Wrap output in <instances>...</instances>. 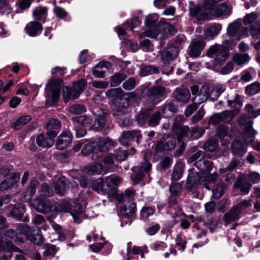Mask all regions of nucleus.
<instances>
[{"instance_id": "obj_41", "label": "nucleus", "mask_w": 260, "mask_h": 260, "mask_svg": "<svg viewBox=\"0 0 260 260\" xmlns=\"http://www.w3.org/2000/svg\"><path fill=\"white\" fill-rule=\"evenodd\" d=\"M221 29V25L220 24H215L209 27L205 32L206 38L209 39H213L217 36Z\"/></svg>"}, {"instance_id": "obj_18", "label": "nucleus", "mask_w": 260, "mask_h": 260, "mask_svg": "<svg viewBox=\"0 0 260 260\" xmlns=\"http://www.w3.org/2000/svg\"><path fill=\"white\" fill-rule=\"evenodd\" d=\"M46 127L47 136L50 138H55L61 127V123L59 120L52 118L47 122Z\"/></svg>"}, {"instance_id": "obj_5", "label": "nucleus", "mask_w": 260, "mask_h": 260, "mask_svg": "<svg viewBox=\"0 0 260 260\" xmlns=\"http://www.w3.org/2000/svg\"><path fill=\"white\" fill-rule=\"evenodd\" d=\"M32 205L38 212L43 214L54 211L57 209L56 203L51 202L42 196L34 200Z\"/></svg>"}, {"instance_id": "obj_47", "label": "nucleus", "mask_w": 260, "mask_h": 260, "mask_svg": "<svg viewBox=\"0 0 260 260\" xmlns=\"http://www.w3.org/2000/svg\"><path fill=\"white\" fill-rule=\"evenodd\" d=\"M114 157L113 154H109L105 156L103 159V162L106 169L110 172L113 171L117 168L116 166L114 163Z\"/></svg>"}, {"instance_id": "obj_48", "label": "nucleus", "mask_w": 260, "mask_h": 260, "mask_svg": "<svg viewBox=\"0 0 260 260\" xmlns=\"http://www.w3.org/2000/svg\"><path fill=\"white\" fill-rule=\"evenodd\" d=\"M136 204L135 203H131L128 207L123 206L120 208L121 212L128 217L133 216L136 213Z\"/></svg>"}, {"instance_id": "obj_26", "label": "nucleus", "mask_w": 260, "mask_h": 260, "mask_svg": "<svg viewBox=\"0 0 260 260\" xmlns=\"http://www.w3.org/2000/svg\"><path fill=\"white\" fill-rule=\"evenodd\" d=\"M196 167L202 173H208L212 169V162L207 158L203 157L194 162Z\"/></svg>"}, {"instance_id": "obj_4", "label": "nucleus", "mask_w": 260, "mask_h": 260, "mask_svg": "<svg viewBox=\"0 0 260 260\" xmlns=\"http://www.w3.org/2000/svg\"><path fill=\"white\" fill-rule=\"evenodd\" d=\"M62 84L60 79H52L48 82L45 87L47 100H50L53 103L57 101Z\"/></svg>"}, {"instance_id": "obj_32", "label": "nucleus", "mask_w": 260, "mask_h": 260, "mask_svg": "<svg viewBox=\"0 0 260 260\" xmlns=\"http://www.w3.org/2000/svg\"><path fill=\"white\" fill-rule=\"evenodd\" d=\"M19 175L17 174H12L9 178H7L0 184V190L1 191L6 190L12 186L16 183V178H19Z\"/></svg>"}, {"instance_id": "obj_30", "label": "nucleus", "mask_w": 260, "mask_h": 260, "mask_svg": "<svg viewBox=\"0 0 260 260\" xmlns=\"http://www.w3.org/2000/svg\"><path fill=\"white\" fill-rule=\"evenodd\" d=\"M95 144H96L101 152L107 151L109 147L113 146L114 145L113 141L108 138H99Z\"/></svg>"}, {"instance_id": "obj_29", "label": "nucleus", "mask_w": 260, "mask_h": 260, "mask_svg": "<svg viewBox=\"0 0 260 260\" xmlns=\"http://www.w3.org/2000/svg\"><path fill=\"white\" fill-rule=\"evenodd\" d=\"M231 149L234 155L240 157L243 156L247 151L245 145L239 140H235L231 144Z\"/></svg>"}, {"instance_id": "obj_50", "label": "nucleus", "mask_w": 260, "mask_h": 260, "mask_svg": "<svg viewBox=\"0 0 260 260\" xmlns=\"http://www.w3.org/2000/svg\"><path fill=\"white\" fill-rule=\"evenodd\" d=\"M123 93V91L120 88H115L108 90L106 92V95L109 98H114L115 101L122 95Z\"/></svg>"}, {"instance_id": "obj_46", "label": "nucleus", "mask_w": 260, "mask_h": 260, "mask_svg": "<svg viewBox=\"0 0 260 260\" xmlns=\"http://www.w3.org/2000/svg\"><path fill=\"white\" fill-rule=\"evenodd\" d=\"M235 186L239 188L240 191L247 194L249 193L251 187V184L247 181L243 182L242 180H238L235 182Z\"/></svg>"}, {"instance_id": "obj_55", "label": "nucleus", "mask_w": 260, "mask_h": 260, "mask_svg": "<svg viewBox=\"0 0 260 260\" xmlns=\"http://www.w3.org/2000/svg\"><path fill=\"white\" fill-rule=\"evenodd\" d=\"M241 23L240 22L235 21L230 24L227 28L228 34L231 36H234L238 32Z\"/></svg>"}, {"instance_id": "obj_9", "label": "nucleus", "mask_w": 260, "mask_h": 260, "mask_svg": "<svg viewBox=\"0 0 260 260\" xmlns=\"http://www.w3.org/2000/svg\"><path fill=\"white\" fill-rule=\"evenodd\" d=\"M239 123L241 125H245L244 130V140L245 143L248 144L254 141L255 131L252 128V121L247 119L244 116H241Z\"/></svg>"}, {"instance_id": "obj_14", "label": "nucleus", "mask_w": 260, "mask_h": 260, "mask_svg": "<svg viewBox=\"0 0 260 260\" xmlns=\"http://www.w3.org/2000/svg\"><path fill=\"white\" fill-rule=\"evenodd\" d=\"M176 204V201L173 200L171 201L169 204L170 206V209L169 212L170 213L172 219L168 220L166 223V226L167 228L171 229L175 224L177 223L179 221L180 217L182 214V210L177 206L174 207H171Z\"/></svg>"}, {"instance_id": "obj_38", "label": "nucleus", "mask_w": 260, "mask_h": 260, "mask_svg": "<svg viewBox=\"0 0 260 260\" xmlns=\"http://www.w3.org/2000/svg\"><path fill=\"white\" fill-rule=\"evenodd\" d=\"M5 235L8 238L13 239L15 242H23L24 241V236L23 234H20V232L18 230V225H17L16 231L9 229L5 232Z\"/></svg>"}, {"instance_id": "obj_40", "label": "nucleus", "mask_w": 260, "mask_h": 260, "mask_svg": "<svg viewBox=\"0 0 260 260\" xmlns=\"http://www.w3.org/2000/svg\"><path fill=\"white\" fill-rule=\"evenodd\" d=\"M25 211V208L23 204H20L15 205L12 209L11 211L12 215L18 220L22 219V216Z\"/></svg>"}, {"instance_id": "obj_39", "label": "nucleus", "mask_w": 260, "mask_h": 260, "mask_svg": "<svg viewBox=\"0 0 260 260\" xmlns=\"http://www.w3.org/2000/svg\"><path fill=\"white\" fill-rule=\"evenodd\" d=\"M126 78V75L122 73H116L110 77V84L112 87L118 86Z\"/></svg>"}, {"instance_id": "obj_13", "label": "nucleus", "mask_w": 260, "mask_h": 260, "mask_svg": "<svg viewBox=\"0 0 260 260\" xmlns=\"http://www.w3.org/2000/svg\"><path fill=\"white\" fill-rule=\"evenodd\" d=\"M232 6L228 5L226 3L214 5L212 9V18H228L232 14Z\"/></svg>"}, {"instance_id": "obj_16", "label": "nucleus", "mask_w": 260, "mask_h": 260, "mask_svg": "<svg viewBox=\"0 0 260 260\" xmlns=\"http://www.w3.org/2000/svg\"><path fill=\"white\" fill-rule=\"evenodd\" d=\"M151 169V164L145 158L140 166L133 168L132 170L136 173L132 177V179L136 183H139L142 179L144 174L148 172Z\"/></svg>"}, {"instance_id": "obj_7", "label": "nucleus", "mask_w": 260, "mask_h": 260, "mask_svg": "<svg viewBox=\"0 0 260 260\" xmlns=\"http://www.w3.org/2000/svg\"><path fill=\"white\" fill-rule=\"evenodd\" d=\"M191 94L194 96L192 102L201 104L205 102L209 98V88L207 85H203L201 88L198 85H193L190 87Z\"/></svg>"}, {"instance_id": "obj_8", "label": "nucleus", "mask_w": 260, "mask_h": 260, "mask_svg": "<svg viewBox=\"0 0 260 260\" xmlns=\"http://www.w3.org/2000/svg\"><path fill=\"white\" fill-rule=\"evenodd\" d=\"M18 230L20 235L23 234L24 239L26 238L36 245H40L43 242L42 235L39 233L32 234L31 228L27 224H18Z\"/></svg>"}, {"instance_id": "obj_35", "label": "nucleus", "mask_w": 260, "mask_h": 260, "mask_svg": "<svg viewBox=\"0 0 260 260\" xmlns=\"http://www.w3.org/2000/svg\"><path fill=\"white\" fill-rule=\"evenodd\" d=\"M54 187L56 193L63 196L67 189L66 178L64 177L60 178L55 183Z\"/></svg>"}, {"instance_id": "obj_20", "label": "nucleus", "mask_w": 260, "mask_h": 260, "mask_svg": "<svg viewBox=\"0 0 260 260\" xmlns=\"http://www.w3.org/2000/svg\"><path fill=\"white\" fill-rule=\"evenodd\" d=\"M72 135L70 132L62 133L57 138L55 147L57 149L62 150L71 143Z\"/></svg>"}, {"instance_id": "obj_34", "label": "nucleus", "mask_w": 260, "mask_h": 260, "mask_svg": "<svg viewBox=\"0 0 260 260\" xmlns=\"http://www.w3.org/2000/svg\"><path fill=\"white\" fill-rule=\"evenodd\" d=\"M47 7H38L32 12V16L36 20L44 21L47 16Z\"/></svg>"}, {"instance_id": "obj_6", "label": "nucleus", "mask_w": 260, "mask_h": 260, "mask_svg": "<svg viewBox=\"0 0 260 260\" xmlns=\"http://www.w3.org/2000/svg\"><path fill=\"white\" fill-rule=\"evenodd\" d=\"M166 94V88L161 86H153L148 88L145 93L147 102L150 104H157L160 98Z\"/></svg>"}, {"instance_id": "obj_15", "label": "nucleus", "mask_w": 260, "mask_h": 260, "mask_svg": "<svg viewBox=\"0 0 260 260\" xmlns=\"http://www.w3.org/2000/svg\"><path fill=\"white\" fill-rule=\"evenodd\" d=\"M176 139L172 136L167 137L156 143L155 149L157 152H168L174 149L176 146Z\"/></svg>"}, {"instance_id": "obj_25", "label": "nucleus", "mask_w": 260, "mask_h": 260, "mask_svg": "<svg viewBox=\"0 0 260 260\" xmlns=\"http://www.w3.org/2000/svg\"><path fill=\"white\" fill-rule=\"evenodd\" d=\"M175 100L178 102L187 103L190 99V93L189 90L177 88L173 93Z\"/></svg>"}, {"instance_id": "obj_17", "label": "nucleus", "mask_w": 260, "mask_h": 260, "mask_svg": "<svg viewBox=\"0 0 260 260\" xmlns=\"http://www.w3.org/2000/svg\"><path fill=\"white\" fill-rule=\"evenodd\" d=\"M204 133V129L198 126L192 127L191 129L188 126H183L180 129V134L182 136H185L192 140L199 138Z\"/></svg>"}, {"instance_id": "obj_58", "label": "nucleus", "mask_w": 260, "mask_h": 260, "mask_svg": "<svg viewBox=\"0 0 260 260\" xmlns=\"http://www.w3.org/2000/svg\"><path fill=\"white\" fill-rule=\"evenodd\" d=\"M218 142L215 140H209L207 141L204 145V149L208 151H214L217 147Z\"/></svg>"}, {"instance_id": "obj_28", "label": "nucleus", "mask_w": 260, "mask_h": 260, "mask_svg": "<svg viewBox=\"0 0 260 260\" xmlns=\"http://www.w3.org/2000/svg\"><path fill=\"white\" fill-rule=\"evenodd\" d=\"M42 24L37 21H31L25 26L26 32L29 36L34 37L38 35L42 30Z\"/></svg>"}, {"instance_id": "obj_45", "label": "nucleus", "mask_w": 260, "mask_h": 260, "mask_svg": "<svg viewBox=\"0 0 260 260\" xmlns=\"http://www.w3.org/2000/svg\"><path fill=\"white\" fill-rule=\"evenodd\" d=\"M135 191L132 188L125 190L124 194H118L117 199L119 202H125L131 200L134 198Z\"/></svg>"}, {"instance_id": "obj_62", "label": "nucleus", "mask_w": 260, "mask_h": 260, "mask_svg": "<svg viewBox=\"0 0 260 260\" xmlns=\"http://www.w3.org/2000/svg\"><path fill=\"white\" fill-rule=\"evenodd\" d=\"M216 133L220 139H224L225 137L229 136L228 127L224 125L218 126L217 128Z\"/></svg>"}, {"instance_id": "obj_59", "label": "nucleus", "mask_w": 260, "mask_h": 260, "mask_svg": "<svg viewBox=\"0 0 260 260\" xmlns=\"http://www.w3.org/2000/svg\"><path fill=\"white\" fill-rule=\"evenodd\" d=\"M41 195L51 197L53 194V190L46 183L41 184L40 187Z\"/></svg>"}, {"instance_id": "obj_12", "label": "nucleus", "mask_w": 260, "mask_h": 260, "mask_svg": "<svg viewBox=\"0 0 260 260\" xmlns=\"http://www.w3.org/2000/svg\"><path fill=\"white\" fill-rule=\"evenodd\" d=\"M14 251L20 252L19 248L15 246L12 243L0 241V259L10 260Z\"/></svg>"}, {"instance_id": "obj_21", "label": "nucleus", "mask_w": 260, "mask_h": 260, "mask_svg": "<svg viewBox=\"0 0 260 260\" xmlns=\"http://www.w3.org/2000/svg\"><path fill=\"white\" fill-rule=\"evenodd\" d=\"M159 109L162 116L164 118L171 117L173 116L178 111L177 106L174 100L169 102H166L164 104L159 107Z\"/></svg>"}, {"instance_id": "obj_56", "label": "nucleus", "mask_w": 260, "mask_h": 260, "mask_svg": "<svg viewBox=\"0 0 260 260\" xmlns=\"http://www.w3.org/2000/svg\"><path fill=\"white\" fill-rule=\"evenodd\" d=\"M150 116V111L149 110L143 111L138 114L137 116V120L140 125H144Z\"/></svg>"}, {"instance_id": "obj_54", "label": "nucleus", "mask_w": 260, "mask_h": 260, "mask_svg": "<svg viewBox=\"0 0 260 260\" xmlns=\"http://www.w3.org/2000/svg\"><path fill=\"white\" fill-rule=\"evenodd\" d=\"M103 171L102 164L97 163L90 166L87 169V172L90 175H98Z\"/></svg>"}, {"instance_id": "obj_44", "label": "nucleus", "mask_w": 260, "mask_h": 260, "mask_svg": "<svg viewBox=\"0 0 260 260\" xmlns=\"http://www.w3.org/2000/svg\"><path fill=\"white\" fill-rule=\"evenodd\" d=\"M159 70L158 68L154 65H149L142 68L140 74L142 76H146L153 74H158Z\"/></svg>"}, {"instance_id": "obj_63", "label": "nucleus", "mask_w": 260, "mask_h": 260, "mask_svg": "<svg viewBox=\"0 0 260 260\" xmlns=\"http://www.w3.org/2000/svg\"><path fill=\"white\" fill-rule=\"evenodd\" d=\"M136 86V80L133 78H130L125 80L122 84L123 88L126 90L133 89Z\"/></svg>"}, {"instance_id": "obj_3", "label": "nucleus", "mask_w": 260, "mask_h": 260, "mask_svg": "<svg viewBox=\"0 0 260 260\" xmlns=\"http://www.w3.org/2000/svg\"><path fill=\"white\" fill-rule=\"evenodd\" d=\"M212 5L209 1L206 0L202 5L190 9L192 16L195 17L198 20L212 19Z\"/></svg>"}, {"instance_id": "obj_1", "label": "nucleus", "mask_w": 260, "mask_h": 260, "mask_svg": "<svg viewBox=\"0 0 260 260\" xmlns=\"http://www.w3.org/2000/svg\"><path fill=\"white\" fill-rule=\"evenodd\" d=\"M207 56L213 59L214 66L225 61L229 57L228 50L224 46L214 44L209 48L207 52Z\"/></svg>"}, {"instance_id": "obj_2", "label": "nucleus", "mask_w": 260, "mask_h": 260, "mask_svg": "<svg viewBox=\"0 0 260 260\" xmlns=\"http://www.w3.org/2000/svg\"><path fill=\"white\" fill-rule=\"evenodd\" d=\"M86 81L84 79H81L75 82L72 88L66 86L63 90L64 102L68 103L70 100H75L79 97L81 92L86 88Z\"/></svg>"}, {"instance_id": "obj_57", "label": "nucleus", "mask_w": 260, "mask_h": 260, "mask_svg": "<svg viewBox=\"0 0 260 260\" xmlns=\"http://www.w3.org/2000/svg\"><path fill=\"white\" fill-rule=\"evenodd\" d=\"M155 212V209L148 206H145L142 208L140 211V215L142 218L147 219L149 216L152 215Z\"/></svg>"}, {"instance_id": "obj_64", "label": "nucleus", "mask_w": 260, "mask_h": 260, "mask_svg": "<svg viewBox=\"0 0 260 260\" xmlns=\"http://www.w3.org/2000/svg\"><path fill=\"white\" fill-rule=\"evenodd\" d=\"M247 178L253 184L260 182V174L256 172L250 171L247 175Z\"/></svg>"}, {"instance_id": "obj_33", "label": "nucleus", "mask_w": 260, "mask_h": 260, "mask_svg": "<svg viewBox=\"0 0 260 260\" xmlns=\"http://www.w3.org/2000/svg\"><path fill=\"white\" fill-rule=\"evenodd\" d=\"M54 138H46L42 134H40L37 138V143L39 147L49 148L54 144Z\"/></svg>"}, {"instance_id": "obj_36", "label": "nucleus", "mask_w": 260, "mask_h": 260, "mask_svg": "<svg viewBox=\"0 0 260 260\" xmlns=\"http://www.w3.org/2000/svg\"><path fill=\"white\" fill-rule=\"evenodd\" d=\"M133 93L127 94H122L119 98L115 100L114 104L117 108H128L129 104V95L133 94Z\"/></svg>"}, {"instance_id": "obj_27", "label": "nucleus", "mask_w": 260, "mask_h": 260, "mask_svg": "<svg viewBox=\"0 0 260 260\" xmlns=\"http://www.w3.org/2000/svg\"><path fill=\"white\" fill-rule=\"evenodd\" d=\"M205 46V43L203 41L193 42L190 46L189 55L192 57H196L200 55L201 51Z\"/></svg>"}, {"instance_id": "obj_10", "label": "nucleus", "mask_w": 260, "mask_h": 260, "mask_svg": "<svg viewBox=\"0 0 260 260\" xmlns=\"http://www.w3.org/2000/svg\"><path fill=\"white\" fill-rule=\"evenodd\" d=\"M155 29L156 28H160V29H165L170 35H174L177 32L176 28L173 26L172 25L166 23L164 24H157ZM159 30H154V32H152V30L148 29L146 31L141 32L139 35V38L142 39L143 38L147 37L151 38H156L158 35Z\"/></svg>"}, {"instance_id": "obj_22", "label": "nucleus", "mask_w": 260, "mask_h": 260, "mask_svg": "<svg viewBox=\"0 0 260 260\" xmlns=\"http://www.w3.org/2000/svg\"><path fill=\"white\" fill-rule=\"evenodd\" d=\"M91 187L98 193L106 194L109 193L112 187L109 183L104 182L102 178H99L92 182Z\"/></svg>"}, {"instance_id": "obj_52", "label": "nucleus", "mask_w": 260, "mask_h": 260, "mask_svg": "<svg viewBox=\"0 0 260 260\" xmlns=\"http://www.w3.org/2000/svg\"><path fill=\"white\" fill-rule=\"evenodd\" d=\"M161 119L160 111H156L148 118V123L149 126H155L158 125Z\"/></svg>"}, {"instance_id": "obj_49", "label": "nucleus", "mask_w": 260, "mask_h": 260, "mask_svg": "<svg viewBox=\"0 0 260 260\" xmlns=\"http://www.w3.org/2000/svg\"><path fill=\"white\" fill-rule=\"evenodd\" d=\"M246 92L248 95H254L260 92V83L257 82L248 85L246 87Z\"/></svg>"}, {"instance_id": "obj_42", "label": "nucleus", "mask_w": 260, "mask_h": 260, "mask_svg": "<svg viewBox=\"0 0 260 260\" xmlns=\"http://www.w3.org/2000/svg\"><path fill=\"white\" fill-rule=\"evenodd\" d=\"M252 200L251 199L240 200L237 204L234 205V206L241 214L242 212L245 211L247 208L252 206Z\"/></svg>"}, {"instance_id": "obj_31", "label": "nucleus", "mask_w": 260, "mask_h": 260, "mask_svg": "<svg viewBox=\"0 0 260 260\" xmlns=\"http://www.w3.org/2000/svg\"><path fill=\"white\" fill-rule=\"evenodd\" d=\"M241 214L233 206L224 215V220L226 223L233 222L240 218Z\"/></svg>"}, {"instance_id": "obj_61", "label": "nucleus", "mask_w": 260, "mask_h": 260, "mask_svg": "<svg viewBox=\"0 0 260 260\" xmlns=\"http://www.w3.org/2000/svg\"><path fill=\"white\" fill-rule=\"evenodd\" d=\"M37 184V181L36 180L31 181L30 185L26 191V197H27V200H29L31 197L36 192V187Z\"/></svg>"}, {"instance_id": "obj_11", "label": "nucleus", "mask_w": 260, "mask_h": 260, "mask_svg": "<svg viewBox=\"0 0 260 260\" xmlns=\"http://www.w3.org/2000/svg\"><path fill=\"white\" fill-rule=\"evenodd\" d=\"M95 118L92 128L94 131H101L106 127V117L109 115V111L106 109H100L93 112Z\"/></svg>"}, {"instance_id": "obj_19", "label": "nucleus", "mask_w": 260, "mask_h": 260, "mask_svg": "<svg viewBox=\"0 0 260 260\" xmlns=\"http://www.w3.org/2000/svg\"><path fill=\"white\" fill-rule=\"evenodd\" d=\"M233 118L232 112L230 111H225L221 113H219L213 115L210 117V123L216 125L221 122H230Z\"/></svg>"}, {"instance_id": "obj_37", "label": "nucleus", "mask_w": 260, "mask_h": 260, "mask_svg": "<svg viewBox=\"0 0 260 260\" xmlns=\"http://www.w3.org/2000/svg\"><path fill=\"white\" fill-rule=\"evenodd\" d=\"M233 61L238 66H242L250 59L249 55L247 53H237L233 55Z\"/></svg>"}, {"instance_id": "obj_53", "label": "nucleus", "mask_w": 260, "mask_h": 260, "mask_svg": "<svg viewBox=\"0 0 260 260\" xmlns=\"http://www.w3.org/2000/svg\"><path fill=\"white\" fill-rule=\"evenodd\" d=\"M183 166L181 164L175 165L172 175V179L174 180H179L182 175Z\"/></svg>"}, {"instance_id": "obj_43", "label": "nucleus", "mask_w": 260, "mask_h": 260, "mask_svg": "<svg viewBox=\"0 0 260 260\" xmlns=\"http://www.w3.org/2000/svg\"><path fill=\"white\" fill-rule=\"evenodd\" d=\"M61 210L64 212H69L73 216L75 222L79 223L82 221L81 214L77 215L72 211V208L70 207V205L68 203H65L61 206Z\"/></svg>"}, {"instance_id": "obj_24", "label": "nucleus", "mask_w": 260, "mask_h": 260, "mask_svg": "<svg viewBox=\"0 0 260 260\" xmlns=\"http://www.w3.org/2000/svg\"><path fill=\"white\" fill-rule=\"evenodd\" d=\"M178 49L175 47H169L161 52V59L165 65L169 64L177 55Z\"/></svg>"}, {"instance_id": "obj_23", "label": "nucleus", "mask_w": 260, "mask_h": 260, "mask_svg": "<svg viewBox=\"0 0 260 260\" xmlns=\"http://www.w3.org/2000/svg\"><path fill=\"white\" fill-rule=\"evenodd\" d=\"M199 184H203V176L198 172L189 173L188 176L187 185L190 189L197 188Z\"/></svg>"}, {"instance_id": "obj_51", "label": "nucleus", "mask_w": 260, "mask_h": 260, "mask_svg": "<svg viewBox=\"0 0 260 260\" xmlns=\"http://www.w3.org/2000/svg\"><path fill=\"white\" fill-rule=\"evenodd\" d=\"M30 120L31 117L29 115L21 117L12 124V127L15 129H18L28 123Z\"/></svg>"}, {"instance_id": "obj_60", "label": "nucleus", "mask_w": 260, "mask_h": 260, "mask_svg": "<svg viewBox=\"0 0 260 260\" xmlns=\"http://www.w3.org/2000/svg\"><path fill=\"white\" fill-rule=\"evenodd\" d=\"M131 135L128 131L123 132L119 139L120 143L124 146H128L131 142L133 141Z\"/></svg>"}]
</instances>
